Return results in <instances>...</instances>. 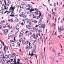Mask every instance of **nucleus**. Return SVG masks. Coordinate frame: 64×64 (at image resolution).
<instances>
[{
    "mask_svg": "<svg viewBox=\"0 0 64 64\" xmlns=\"http://www.w3.org/2000/svg\"><path fill=\"white\" fill-rule=\"evenodd\" d=\"M11 7L10 8L8 11H6L5 12H4V14H5L6 13L8 12L7 14L8 15V14H9V13H10V12H11L10 15V17H14V16H15L14 14H15L14 12V9H15V7H14L13 6H12V5H11Z\"/></svg>",
    "mask_w": 64,
    "mask_h": 64,
    "instance_id": "obj_1",
    "label": "nucleus"
},
{
    "mask_svg": "<svg viewBox=\"0 0 64 64\" xmlns=\"http://www.w3.org/2000/svg\"><path fill=\"white\" fill-rule=\"evenodd\" d=\"M35 10L36 11V12H34L35 14H36V15H38L40 14V15L38 16V18H40V17H41V13L39 11V10L37 9L36 8H35Z\"/></svg>",
    "mask_w": 64,
    "mask_h": 64,
    "instance_id": "obj_2",
    "label": "nucleus"
},
{
    "mask_svg": "<svg viewBox=\"0 0 64 64\" xmlns=\"http://www.w3.org/2000/svg\"><path fill=\"white\" fill-rule=\"evenodd\" d=\"M21 40L22 41V43H24V42H25V38L24 37H22L19 40L20 42H21Z\"/></svg>",
    "mask_w": 64,
    "mask_h": 64,
    "instance_id": "obj_3",
    "label": "nucleus"
},
{
    "mask_svg": "<svg viewBox=\"0 0 64 64\" xmlns=\"http://www.w3.org/2000/svg\"><path fill=\"white\" fill-rule=\"evenodd\" d=\"M8 55L9 56H8V58L9 59H11L12 57L13 58L12 59H10V60H11L10 62H12V61H13V59H14V58H13L14 56H12V55H11V54H8Z\"/></svg>",
    "mask_w": 64,
    "mask_h": 64,
    "instance_id": "obj_4",
    "label": "nucleus"
},
{
    "mask_svg": "<svg viewBox=\"0 0 64 64\" xmlns=\"http://www.w3.org/2000/svg\"><path fill=\"white\" fill-rule=\"evenodd\" d=\"M9 54H8V56L7 55H5V56H4V54H2V56L3 58H4V59H5V58H6V59H7L8 58V57L9 56Z\"/></svg>",
    "mask_w": 64,
    "mask_h": 64,
    "instance_id": "obj_5",
    "label": "nucleus"
},
{
    "mask_svg": "<svg viewBox=\"0 0 64 64\" xmlns=\"http://www.w3.org/2000/svg\"><path fill=\"white\" fill-rule=\"evenodd\" d=\"M24 33V32L23 31H21L20 32V34L19 36V38H20L21 37H22L23 35V34Z\"/></svg>",
    "mask_w": 64,
    "mask_h": 64,
    "instance_id": "obj_6",
    "label": "nucleus"
},
{
    "mask_svg": "<svg viewBox=\"0 0 64 64\" xmlns=\"http://www.w3.org/2000/svg\"><path fill=\"white\" fill-rule=\"evenodd\" d=\"M45 27V24H42L41 26H40V29L41 28H44V29Z\"/></svg>",
    "mask_w": 64,
    "mask_h": 64,
    "instance_id": "obj_7",
    "label": "nucleus"
},
{
    "mask_svg": "<svg viewBox=\"0 0 64 64\" xmlns=\"http://www.w3.org/2000/svg\"><path fill=\"white\" fill-rule=\"evenodd\" d=\"M13 36V34L10 33L8 36V37H11Z\"/></svg>",
    "mask_w": 64,
    "mask_h": 64,
    "instance_id": "obj_8",
    "label": "nucleus"
},
{
    "mask_svg": "<svg viewBox=\"0 0 64 64\" xmlns=\"http://www.w3.org/2000/svg\"><path fill=\"white\" fill-rule=\"evenodd\" d=\"M5 61H6V60L5 59H4V60H1L2 63V64H4V62H5Z\"/></svg>",
    "mask_w": 64,
    "mask_h": 64,
    "instance_id": "obj_9",
    "label": "nucleus"
},
{
    "mask_svg": "<svg viewBox=\"0 0 64 64\" xmlns=\"http://www.w3.org/2000/svg\"><path fill=\"white\" fill-rule=\"evenodd\" d=\"M36 48H35V49H34L32 50V52H33V53H36Z\"/></svg>",
    "mask_w": 64,
    "mask_h": 64,
    "instance_id": "obj_10",
    "label": "nucleus"
},
{
    "mask_svg": "<svg viewBox=\"0 0 64 64\" xmlns=\"http://www.w3.org/2000/svg\"><path fill=\"white\" fill-rule=\"evenodd\" d=\"M6 27H9V29H11V28L10 27V26H9L8 24V23H7V24H6Z\"/></svg>",
    "mask_w": 64,
    "mask_h": 64,
    "instance_id": "obj_11",
    "label": "nucleus"
},
{
    "mask_svg": "<svg viewBox=\"0 0 64 64\" xmlns=\"http://www.w3.org/2000/svg\"><path fill=\"white\" fill-rule=\"evenodd\" d=\"M20 61V59H18V61H17V64H21V63L20 62H19V61Z\"/></svg>",
    "mask_w": 64,
    "mask_h": 64,
    "instance_id": "obj_12",
    "label": "nucleus"
},
{
    "mask_svg": "<svg viewBox=\"0 0 64 64\" xmlns=\"http://www.w3.org/2000/svg\"><path fill=\"white\" fill-rule=\"evenodd\" d=\"M7 6V5H5V6H4V7L5 8V9L6 10V11H8V6L6 8V7Z\"/></svg>",
    "mask_w": 64,
    "mask_h": 64,
    "instance_id": "obj_13",
    "label": "nucleus"
},
{
    "mask_svg": "<svg viewBox=\"0 0 64 64\" xmlns=\"http://www.w3.org/2000/svg\"><path fill=\"white\" fill-rule=\"evenodd\" d=\"M39 35V34H38L36 33V36H35V40H36V39H37V37H38V36Z\"/></svg>",
    "mask_w": 64,
    "mask_h": 64,
    "instance_id": "obj_14",
    "label": "nucleus"
},
{
    "mask_svg": "<svg viewBox=\"0 0 64 64\" xmlns=\"http://www.w3.org/2000/svg\"><path fill=\"white\" fill-rule=\"evenodd\" d=\"M10 42L12 44H14V43H15V42L13 40H10Z\"/></svg>",
    "mask_w": 64,
    "mask_h": 64,
    "instance_id": "obj_15",
    "label": "nucleus"
},
{
    "mask_svg": "<svg viewBox=\"0 0 64 64\" xmlns=\"http://www.w3.org/2000/svg\"><path fill=\"white\" fill-rule=\"evenodd\" d=\"M8 4H7L8 5H7V6H9V4H11V1H10L9 0H8Z\"/></svg>",
    "mask_w": 64,
    "mask_h": 64,
    "instance_id": "obj_16",
    "label": "nucleus"
},
{
    "mask_svg": "<svg viewBox=\"0 0 64 64\" xmlns=\"http://www.w3.org/2000/svg\"><path fill=\"white\" fill-rule=\"evenodd\" d=\"M23 45H24L25 44L26 45H27V44H28V41H26V42L25 41V42L24 43H22Z\"/></svg>",
    "mask_w": 64,
    "mask_h": 64,
    "instance_id": "obj_17",
    "label": "nucleus"
},
{
    "mask_svg": "<svg viewBox=\"0 0 64 64\" xmlns=\"http://www.w3.org/2000/svg\"><path fill=\"white\" fill-rule=\"evenodd\" d=\"M6 46L5 47V46H4V49H6V50H8V46H6V45L5 46Z\"/></svg>",
    "mask_w": 64,
    "mask_h": 64,
    "instance_id": "obj_18",
    "label": "nucleus"
},
{
    "mask_svg": "<svg viewBox=\"0 0 64 64\" xmlns=\"http://www.w3.org/2000/svg\"><path fill=\"white\" fill-rule=\"evenodd\" d=\"M0 41L1 42V43H2V44H3L4 46H5V44H4V42H2V41L1 40H0Z\"/></svg>",
    "mask_w": 64,
    "mask_h": 64,
    "instance_id": "obj_19",
    "label": "nucleus"
},
{
    "mask_svg": "<svg viewBox=\"0 0 64 64\" xmlns=\"http://www.w3.org/2000/svg\"><path fill=\"white\" fill-rule=\"evenodd\" d=\"M42 56L43 57H42V59H43V57H45V54L44 52H43Z\"/></svg>",
    "mask_w": 64,
    "mask_h": 64,
    "instance_id": "obj_20",
    "label": "nucleus"
},
{
    "mask_svg": "<svg viewBox=\"0 0 64 64\" xmlns=\"http://www.w3.org/2000/svg\"><path fill=\"white\" fill-rule=\"evenodd\" d=\"M2 27L3 28H6V26L5 24H3Z\"/></svg>",
    "mask_w": 64,
    "mask_h": 64,
    "instance_id": "obj_21",
    "label": "nucleus"
},
{
    "mask_svg": "<svg viewBox=\"0 0 64 64\" xmlns=\"http://www.w3.org/2000/svg\"><path fill=\"white\" fill-rule=\"evenodd\" d=\"M16 30H17L16 31L17 32H18L19 31V28H17V26H16Z\"/></svg>",
    "mask_w": 64,
    "mask_h": 64,
    "instance_id": "obj_22",
    "label": "nucleus"
},
{
    "mask_svg": "<svg viewBox=\"0 0 64 64\" xmlns=\"http://www.w3.org/2000/svg\"><path fill=\"white\" fill-rule=\"evenodd\" d=\"M32 37L34 38V39L35 38V34H33L32 35Z\"/></svg>",
    "mask_w": 64,
    "mask_h": 64,
    "instance_id": "obj_23",
    "label": "nucleus"
},
{
    "mask_svg": "<svg viewBox=\"0 0 64 64\" xmlns=\"http://www.w3.org/2000/svg\"><path fill=\"white\" fill-rule=\"evenodd\" d=\"M32 26H28V29H32Z\"/></svg>",
    "mask_w": 64,
    "mask_h": 64,
    "instance_id": "obj_24",
    "label": "nucleus"
},
{
    "mask_svg": "<svg viewBox=\"0 0 64 64\" xmlns=\"http://www.w3.org/2000/svg\"><path fill=\"white\" fill-rule=\"evenodd\" d=\"M4 35H7V32H4Z\"/></svg>",
    "mask_w": 64,
    "mask_h": 64,
    "instance_id": "obj_25",
    "label": "nucleus"
},
{
    "mask_svg": "<svg viewBox=\"0 0 64 64\" xmlns=\"http://www.w3.org/2000/svg\"><path fill=\"white\" fill-rule=\"evenodd\" d=\"M53 61L54 62H55V63H57H57H58V60H53Z\"/></svg>",
    "mask_w": 64,
    "mask_h": 64,
    "instance_id": "obj_26",
    "label": "nucleus"
},
{
    "mask_svg": "<svg viewBox=\"0 0 64 64\" xmlns=\"http://www.w3.org/2000/svg\"><path fill=\"white\" fill-rule=\"evenodd\" d=\"M19 16H20V17H23V15H22V14H19Z\"/></svg>",
    "mask_w": 64,
    "mask_h": 64,
    "instance_id": "obj_27",
    "label": "nucleus"
},
{
    "mask_svg": "<svg viewBox=\"0 0 64 64\" xmlns=\"http://www.w3.org/2000/svg\"><path fill=\"white\" fill-rule=\"evenodd\" d=\"M3 12H4V11H2V12H0V13H1V15H2V14H3Z\"/></svg>",
    "mask_w": 64,
    "mask_h": 64,
    "instance_id": "obj_28",
    "label": "nucleus"
},
{
    "mask_svg": "<svg viewBox=\"0 0 64 64\" xmlns=\"http://www.w3.org/2000/svg\"><path fill=\"white\" fill-rule=\"evenodd\" d=\"M4 31L5 32H8V30H4Z\"/></svg>",
    "mask_w": 64,
    "mask_h": 64,
    "instance_id": "obj_29",
    "label": "nucleus"
},
{
    "mask_svg": "<svg viewBox=\"0 0 64 64\" xmlns=\"http://www.w3.org/2000/svg\"><path fill=\"white\" fill-rule=\"evenodd\" d=\"M28 48H29V46L28 45L26 46V49H28Z\"/></svg>",
    "mask_w": 64,
    "mask_h": 64,
    "instance_id": "obj_30",
    "label": "nucleus"
},
{
    "mask_svg": "<svg viewBox=\"0 0 64 64\" xmlns=\"http://www.w3.org/2000/svg\"><path fill=\"white\" fill-rule=\"evenodd\" d=\"M61 30H62V28H61V26H60V30H59V32H61Z\"/></svg>",
    "mask_w": 64,
    "mask_h": 64,
    "instance_id": "obj_31",
    "label": "nucleus"
},
{
    "mask_svg": "<svg viewBox=\"0 0 64 64\" xmlns=\"http://www.w3.org/2000/svg\"><path fill=\"white\" fill-rule=\"evenodd\" d=\"M38 22V21H37L36 20H34V21L33 22L34 23H36L37 22Z\"/></svg>",
    "mask_w": 64,
    "mask_h": 64,
    "instance_id": "obj_32",
    "label": "nucleus"
},
{
    "mask_svg": "<svg viewBox=\"0 0 64 64\" xmlns=\"http://www.w3.org/2000/svg\"><path fill=\"white\" fill-rule=\"evenodd\" d=\"M12 55H14V56H16V54L15 53H12Z\"/></svg>",
    "mask_w": 64,
    "mask_h": 64,
    "instance_id": "obj_33",
    "label": "nucleus"
},
{
    "mask_svg": "<svg viewBox=\"0 0 64 64\" xmlns=\"http://www.w3.org/2000/svg\"><path fill=\"white\" fill-rule=\"evenodd\" d=\"M22 21L24 22V24H25V20H24V19H23Z\"/></svg>",
    "mask_w": 64,
    "mask_h": 64,
    "instance_id": "obj_34",
    "label": "nucleus"
},
{
    "mask_svg": "<svg viewBox=\"0 0 64 64\" xmlns=\"http://www.w3.org/2000/svg\"><path fill=\"white\" fill-rule=\"evenodd\" d=\"M30 19H29L28 20V22H27V23H28H28H29V22H30Z\"/></svg>",
    "mask_w": 64,
    "mask_h": 64,
    "instance_id": "obj_35",
    "label": "nucleus"
},
{
    "mask_svg": "<svg viewBox=\"0 0 64 64\" xmlns=\"http://www.w3.org/2000/svg\"><path fill=\"white\" fill-rule=\"evenodd\" d=\"M4 3H5V5H7V4H6V1L5 0H4Z\"/></svg>",
    "mask_w": 64,
    "mask_h": 64,
    "instance_id": "obj_36",
    "label": "nucleus"
},
{
    "mask_svg": "<svg viewBox=\"0 0 64 64\" xmlns=\"http://www.w3.org/2000/svg\"><path fill=\"white\" fill-rule=\"evenodd\" d=\"M30 9V7L28 8L27 9H26V10H29Z\"/></svg>",
    "mask_w": 64,
    "mask_h": 64,
    "instance_id": "obj_37",
    "label": "nucleus"
},
{
    "mask_svg": "<svg viewBox=\"0 0 64 64\" xmlns=\"http://www.w3.org/2000/svg\"><path fill=\"white\" fill-rule=\"evenodd\" d=\"M2 45L0 44V49H2Z\"/></svg>",
    "mask_w": 64,
    "mask_h": 64,
    "instance_id": "obj_38",
    "label": "nucleus"
},
{
    "mask_svg": "<svg viewBox=\"0 0 64 64\" xmlns=\"http://www.w3.org/2000/svg\"><path fill=\"white\" fill-rule=\"evenodd\" d=\"M33 30H36V28L34 27L32 28Z\"/></svg>",
    "mask_w": 64,
    "mask_h": 64,
    "instance_id": "obj_39",
    "label": "nucleus"
},
{
    "mask_svg": "<svg viewBox=\"0 0 64 64\" xmlns=\"http://www.w3.org/2000/svg\"><path fill=\"white\" fill-rule=\"evenodd\" d=\"M29 5H29V4H26V7H28L29 6Z\"/></svg>",
    "mask_w": 64,
    "mask_h": 64,
    "instance_id": "obj_40",
    "label": "nucleus"
},
{
    "mask_svg": "<svg viewBox=\"0 0 64 64\" xmlns=\"http://www.w3.org/2000/svg\"><path fill=\"white\" fill-rule=\"evenodd\" d=\"M17 44L18 45L19 47H20V43L19 42H17Z\"/></svg>",
    "mask_w": 64,
    "mask_h": 64,
    "instance_id": "obj_41",
    "label": "nucleus"
},
{
    "mask_svg": "<svg viewBox=\"0 0 64 64\" xmlns=\"http://www.w3.org/2000/svg\"><path fill=\"white\" fill-rule=\"evenodd\" d=\"M31 14L30 15H34V13L32 12H31Z\"/></svg>",
    "mask_w": 64,
    "mask_h": 64,
    "instance_id": "obj_42",
    "label": "nucleus"
},
{
    "mask_svg": "<svg viewBox=\"0 0 64 64\" xmlns=\"http://www.w3.org/2000/svg\"><path fill=\"white\" fill-rule=\"evenodd\" d=\"M33 16L32 18H36L37 17H36L35 16Z\"/></svg>",
    "mask_w": 64,
    "mask_h": 64,
    "instance_id": "obj_43",
    "label": "nucleus"
},
{
    "mask_svg": "<svg viewBox=\"0 0 64 64\" xmlns=\"http://www.w3.org/2000/svg\"><path fill=\"white\" fill-rule=\"evenodd\" d=\"M41 23L40 21L39 22L38 24L39 25H41Z\"/></svg>",
    "mask_w": 64,
    "mask_h": 64,
    "instance_id": "obj_44",
    "label": "nucleus"
},
{
    "mask_svg": "<svg viewBox=\"0 0 64 64\" xmlns=\"http://www.w3.org/2000/svg\"><path fill=\"white\" fill-rule=\"evenodd\" d=\"M22 6H23V4H22L21 6H20V8L21 9V8H22L21 7H22Z\"/></svg>",
    "mask_w": 64,
    "mask_h": 64,
    "instance_id": "obj_45",
    "label": "nucleus"
},
{
    "mask_svg": "<svg viewBox=\"0 0 64 64\" xmlns=\"http://www.w3.org/2000/svg\"><path fill=\"white\" fill-rule=\"evenodd\" d=\"M14 17H15V18H18V15H15V16H14Z\"/></svg>",
    "mask_w": 64,
    "mask_h": 64,
    "instance_id": "obj_46",
    "label": "nucleus"
},
{
    "mask_svg": "<svg viewBox=\"0 0 64 64\" xmlns=\"http://www.w3.org/2000/svg\"><path fill=\"white\" fill-rule=\"evenodd\" d=\"M2 2H1V3H2V5L3 6V5H5V2H4L3 3V4H2Z\"/></svg>",
    "mask_w": 64,
    "mask_h": 64,
    "instance_id": "obj_47",
    "label": "nucleus"
},
{
    "mask_svg": "<svg viewBox=\"0 0 64 64\" xmlns=\"http://www.w3.org/2000/svg\"><path fill=\"white\" fill-rule=\"evenodd\" d=\"M39 31L40 32H42V30L41 29L39 30Z\"/></svg>",
    "mask_w": 64,
    "mask_h": 64,
    "instance_id": "obj_48",
    "label": "nucleus"
},
{
    "mask_svg": "<svg viewBox=\"0 0 64 64\" xmlns=\"http://www.w3.org/2000/svg\"><path fill=\"white\" fill-rule=\"evenodd\" d=\"M22 15H24V14H25V13L23 12H22Z\"/></svg>",
    "mask_w": 64,
    "mask_h": 64,
    "instance_id": "obj_49",
    "label": "nucleus"
},
{
    "mask_svg": "<svg viewBox=\"0 0 64 64\" xmlns=\"http://www.w3.org/2000/svg\"><path fill=\"white\" fill-rule=\"evenodd\" d=\"M14 62V64H17V62H16V61H15Z\"/></svg>",
    "mask_w": 64,
    "mask_h": 64,
    "instance_id": "obj_50",
    "label": "nucleus"
},
{
    "mask_svg": "<svg viewBox=\"0 0 64 64\" xmlns=\"http://www.w3.org/2000/svg\"><path fill=\"white\" fill-rule=\"evenodd\" d=\"M0 54L1 55H2L3 54V52L2 51L0 52Z\"/></svg>",
    "mask_w": 64,
    "mask_h": 64,
    "instance_id": "obj_51",
    "label": "nucleus"
},
{
    "mask_svg": "<svg viewBox=\"0 0 64 64\" xmlns=\"http://www.w3.org/2000/svg\"><path fill=\"white\" fill-rule=\"evenodd\" d=\"M39 8L40 9H41V8H42V6H40L39 7Z\"/></svg>",
    "mask_w": 64,
    "mask_h": 64,
    "instance_id": "obj_52",
    "label": "nucleus"
},
{
    "mask_svg": "<svg viewBox=\"0 0 64 64\" xmlns=\"http://www.w3.org/2000/svg\"><path fill=\"white\" fill-rule=\"evenodd\" d=\"M30 14V13L29 12H27V14H26V15H28V14Z\"/></svg>",
    "mask_w": 64,
    "mask_h": 64,
    "instance_id": "obj_53",
    "label": "nucleus"
},
{
    "mask_svg": "<svg viewBox=\"0 0 64 64\" xmlns=\"http://www.w3.org/2000/svg\"><path fill=\"white\" fill-rule=\"evenodd\" d=\"M29 26L28 25H27L26 26V28L27 29L28 28V27Z\"/></svg>",
    "mask_w": 64,
    "mask_h": 64,
    "instance_id": "obj_54",
    "label": "nucleus"
},
{
    "mask_svg": "<svg viewBox=\"0 0 64 64\" xmlns=\"http://www.w3.org/2000/svg\"><path fill=\"white\" fill-rule=\"evenodd\" d=\"M29 47L30 49H32V46H29Z\"/></svg>",
    "mask_w": 64,
    "mask_h": 64,
    "instance_id": "obj_55",
    "label": "nucleus"
},
{
    "mask_svg": "<svg viewBox=\"0 0 64 64\" xmlns=\"http://www.w3.org/2000/svg\"><path fill=\"white\" fill-rule=\"evenodd\" d=\"M33 20H32V19H31V20H30V22H33Z\"/></svg>",
    "mask_w": 64,
    "mask_h": 64,
    "instance_id": "obj_56",
    "label": "nucleus"
},
{
    "mask_svg": "<svg viewBox=\"0 0 64 64\" xmlns=\"http://www.w3.org/2000/svg\"><path fill=\"white\" fill-rule=\"evenodd\" d=\"M31 22H30V23L29 24V25H28V26H30V25H31Z\"/></svg>",
    "mask_w": 64,
    "mask_h": 64,
    "instance_id": "obj_57",
    "label": "nucleus"
},
{
    "mask_svg": "<svg viewBox=\"0 0 64 64\" xmlns=\"http://www.w3.org/2000/svg\"><path fill=\"white\" fill-rule=\"evenodd\" d=\"M21 24L22 25H24V24H23V22H22V23H21Z\"/></svg>",
    "mask_w": 64,
    "mask_h": 64,
    "instance_id": "obj_58",
    "label": "nucleus"
},
{
    "mask_svg": "<svg viewBox=\"0 0 64 64\" xmlns=\"http://www.w3.org/2000/svg\"><path fill=\"white\" fill-rule=\"evenodd\" d=\"M5 22V21L4 20H3L1 22H2V23H3V22Z\"/></svg>",
    "mask_w": 64,
    "mask_h": 64,
    "instance_id": "obj_59",
    "label": "nucleus"
},
{
    "mask_svg": "<svg viewBox=\"0 0 64 64\" xmlns=\"http://www.w3.org/2000/svg\"><path fill=\"white\" fill-rule=\"evenodd\" d=\"M54 6H56V3H54Z\"/></svg>",
    "mask_w": 64,
    "mask_h": 64,
    "instance_id": "obj_60",
    "label": "nucleus"
},
{
    "mask_svg": "<svg viewBox=\"0 0 64 64\" xmlns=\"http://www.w3.org/2000/svg\"><path fill=\"white\" fill-rule=\"evenodd\" d=\"M31 10H32V11H34L35 10H34V9H33Z\"/></svg>",
    "mask_w": 64,
    "mask_h": 64,
    "instance_id": "obj_61",
    "label": "nucleus"
},
{
    "mask_svg": "<svg viewBox=\"0 0 64 64\" xmlns=\"http://www.w3.org/2000/svg\"><path fill=\"white\" fill-rule=\"evenodd\" d=\"M48 16L50 18H51V15L49 14Z\"/></svg>",
    "mask_w": 64,
    "mask_h": 64,
    "instance_id": "obj_62",
    "label": "nucleus"
},
{
    "mask_svg": "<svg viewBox=\"0 0 64 64\" xmlns=\"http://www.w3.org/2000/svg\"><path fill=\"white\" fill-rule=\"evenodd\" d=\"M28 32H29L28 31H26L25 32V33H26V34L27 33H28Z\"/></svg>",
    "mask_w": 64,
    "mask_h": 64,
    "instance_id": "obj_63",
    "label": "nucleus"
},
{
    "mask_svg": "<svg viewBox=\"0 0 64 64\" xmlns=\"http://www.w3.org/2000/svg\"><path fill=\"white\" fill-rule=\"evenodd\" d=\"M30 41H32V39L30 38Z\"/></svg>",
    "mask_w": 64,
    "mask_h": 64,
    "instance_id": "obj_64",
    "label": "nucleus"
}]
</instances>
